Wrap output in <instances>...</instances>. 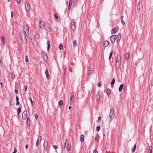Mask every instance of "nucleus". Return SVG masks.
Listing matches in <instances>:
<instances>
[{"mask_svg":"<svg viewBox=\"0 0 153 153\" xmlns=\"http://www.w3.org/2000/svg\"><path fill=\"white\" fill-rule=\"evenodd\" d=\"M114 116V111L113 109H111L109 115L108 120L110 122L111 121Z\"/></svg>","mask_w":153,"mask_h":153,"instance_id":"obj_1","label":"nucleus"},{"mask_svg":"<svg viewBox=\"0 0 153 153\" xmlns=\"http://www.w3.org/2000/svg\"><path fill=\"white\" fill-rule=\"evenodd\" d=\"M27 35L24 33H21L20 35V38L23 42L25 43L27 42L26 36Z\"/></svg>","mask_w":153,"mask_h":153,"instance_id":"obj_2","label":"nucleus"},{"mask_svg":"<svg viewBox=\"0 0 153 153\" xmlns=\"http://www.w3.org/2000/svg\"><path fill=\"white\" fill-rule=\"evenodd\" d=\"M24 30L23 33H24L26 35H28L29 33V28L27 25H25L24 26Z\"/></svg>","mask_w":153,"mask_h":153,"instance_id":"obj_3","label":"nucleus"},{"mask_svg":"<svg viewBox=\"0 0 153 153\" xmlns=\"http://www.w3.org/2000/svg\"><path fill=\"white\" fill-rule=\"evenodd\" d=\"M25 8L27 12H29L30 10V5L27 2H25Z\"/></svg>","mask_w":153,"mask_h":153,"instance_id":"obj_4","label":"nucleus"},{"mask_svg":"<svg viewBox=\"0 0 153 153\" xmlns=\"http://www.w3.org/2000/svg\"><path fill=\"white\" fill-rule=\"evenodd\" d=\"M44 24V22L42 21V20L40 19L39 20V25L40 28L41 29H43L45 28Z\"/></svg>","mask_w":153,"mask_h":153,"instance_id":"obj_5","label":"nucleus"},{"mask_svg":"<svg viewBox=\"0 0 153 153\" xmlns=\"http://www.w3.org/2000/svg\"><path fill=\"white\" fill-rule=\"evenodd\" d=\"M116 35H112L111 36L110 38L111 42L113 43H114L116 40Z\"/></svg>","mask_w":153,"mask_h":153,"instance_id":"obj_6","label":"nucleus"},{"mask_svg":"<svg viewBox=\"0 0 153 153\" xmlns=\"http://www.w3.org/2000/svg\"><path fill=\"white\" fill-rule=\"evenodd\" d=\"M27 111L25 110L22 113V117L23 120H25L27 118Z\"/></svg>","mask_w":153,"mask_h":153,"instance_id":"obj_7","label":"nucleus"},{"mask_svg":"<svg viewBox=\"0 0 153 153\" xmlns=\"http://www.w3.org/2000/svg\"><path fill=\"white\" fill-rule=\"evenodd\" d=\"M71 29L73 30H74L76 28V26L75 25V23L74 22H71V24L70 25Z\"/></svg>","mask_w":153,"mask_h":153,"instance_id":"obj_8","label":"nucleus"},{"mask_svg":"<svg viewBox=\"0 0 153 153\" xmlns=\"http://www.w3.org/2000/svg\"><path fill=\"white\" fill-rule=\"evenodd\" d=\"M48 145V143L47 141H45L43 144V147L45 150H46Z\"/></svg>","mask_w":153,"mask_h":153,"instance_id":"obj_9","label":"nucleus"},{"mask_svg":"<svg viewBox=\"0 0 153 153\" xmlns=\"http://www.w3.org/2000/svg\"><path fill=\"white\" fill-rule=\"evenodd\" d=\"M87 74L89 76L91 75V68H88Z\"/></svg>","mask_w":153,"mask_h":153,"instance_id":"obj_10","label":"nucleus"},{"mask_svg":"<svg viewBox=\"0 0 153 153\" xmlns=\"http://www.w3.org/2000/svg\"><path fill=\"white\" fill-rule=\"evenodd\" d=\"M100 95L98 93H97L96 96V100L97 102H99L100 101Z\"/></svg>","mask_w":153,"mask_h":153,"instance_id":"obj_11","label":"nucleus"},{"mask_svg":"<svg viewBox=\"0 0 153 153\" xmlns=\"http://www.w3.org/2000/svg\"><path fill=\"white\" fill-rule=\"evenodd\" d=\"M120 62H116V70H118L120 66Z\"/></svg>","mask_w":153,"mask_h":153,"instance_id":"obj_12","label":"nucleus"},{"mask_svg":"<svg viewBox=\"0 0 153 153\" xmlns=\"http://www.w3.org/2000/svg\"><path fill=\"white\" fill-rule=\"evenodd\" d=\"M109 44V42L107 41H105L103 43L104 47H107Z\"/></svg>","mask_w":153,"mask_h":153,"instance_id":"obj_13","label":"nucleus"},{"mask_svg":"<svg viewBox=\"0 0 153 153\" xmlns=\"http://www.w3.org/2000/svg\"><path fill=\"white\" fill-rule=\"evenodd\" d=\"M22 106L21 105H20L19 106V108L17 109V113L19 117V114L21 112V110Z\"/></svg>","mask_w":153,"mask_h":153,"instance_id":"obj_14","label":"nucleus"},{"mask_svg":"<svg viewBox=\"0 0 153 153\" xmlns=\"http://www.w3.org/2000/svg\"><path fill=\"white\" fill-rule=\"evenodd\" d=\"M80 139L81 142V143H83L84 140V136L83 134L81 135Z\"/></svg>","mask_w":153,"mask_h":153,"instance_id":"obj_15","label":"nucleus"},{"mask_svg":"<svg viewBox=\"0 0 153 153\" xmlns=\"http://www.w3.org/2000/svg\"><path fill=\"white\" fill-rule=\"evenodd\" d=\"M45 73L46 74L47 78V79H48V77H49V74H48V71L47 69H46L45 70Z\"/></svg>","mask_w":153,"mask_h":153,"instance_id":"obj_16","label":"nucleus"},{"mask_svg":"<svg viewBox=\"0 0 153 153\" xmlns=\"http://www.w3.org/2000/svg\"><path fill=\"white\" fill-rule=\"evenodd\" d=\"M35 37L36 39H38L39 37V33L38 32L35 33Z\"/></svg>","mask_w":153,"mask_h":153,"instance_id":"obj_17","label":"nucleus"},{"mask_svg":"<svg viewBox=\"0 0 153 153\" xmlns=\"http://www.w3.org/2000/svg\"><path fill=\"white\" fill-rule=\"evenodd\" d=\"M123 84H121L120 85L119 88V91L120 92H121L123 88Z\"/></svg>","mask_w":153,"mask_h":153,"instance_id":"obj_18","label":"nucleus"},{"mask_svg":"<svg viewBox=\"0 0 153 153\" xmlns=\"http://www.w3.org/2000/svg\"><path fill=\"white\" fill-rule=\"evenodd\" d=\"M47 45H48V47H47V50H48L49 49L50 46V44L49 40H48L47 41Z\"/></svg>","mask_w":153,"mask_h":153,"instance_id":"obj_19","label":"nucleus"},{"mask_svg":"<svg viewBox=\"0 0 153 153\" xmlns=\"http://www.w3.org/2000/svg\"><path fill=\"white\" fill-rule=\"evenodd\" d=\"M121 38V35H118L116 37V39H117V41H120V39Z\"/></svg>","mask_w":153,"mask_h":153,"instance_id":"obj_20","label":"nucleus"},{"mask_svg":"<svg viewBox=\"0 0 153 153\" xmlns=\"http://www.w3.org/2000/svg\"><path fill=\"white\" fill-rule=\"evenodd\" d=\"M71 149V145L69 144L67 145V150L68 151H69Z\"/></svg>","mask_w":153,"mask_h":153,"instance_id":"obj_21","label":"nucleus"},{"mask_svg":"<svg viewBox=\"0 0 153 153\" xmlns=\"http://www.w3.org/2000/svg\"><path fill=\"white\" fill-rule=\"evenodd\" d=\"M27 124L29 126L30 125V120L29 118H28L27 119Z\"/></svg>","mask_w":153,"mask_h":153,"instance_id":"obj_22","label":"nucleus"},{"mask_svg":"<svg viewBox=\"0 0 153 153\" xmlns=\"http://www.w3.org/2000/svg\"><path fill=\"white\" fill-rule=\"evenodd\" d=\"M112 53H113V50H111V51L110 53L109 56L108 58L110 60V59H111V56H112Z\"/></svg>","mask_w":153,"mask_h":153,"instance_id":"obj_23","label":"nucleus"},{"mask_svg":"<svg viewBox=\"0 0 153 153\" xmlns=\"http://www.w3.org/2000/svg\"><path fill=\"white\" fill-rule=\"evenodd\" d=\"M120 56H118L117 58L116 59V62H120Z\"/></svg>","mask_w":153,"mask_h":153,"instance_id":"obj_24","label":"nucleus"},{"mask_svg":"<svg viewBox=\"0 0 153 153\" xmlns=\"http://www.w3.org/2000/svg\"><path fill=\"white\" fill-rule=\"evenodd\" d=\"M111 91L108 88L106 90V93L108 95H109L110 94Z\"/></svg>","mask_w":153,"mask_h":153,"instance_id":"obj_25","label":"nucleus"},{"mask_svg":"<svg viewBox=\"0 0 153 153\" xmlns=\"http://www.w3.org/2000/svg\"><path fill=\"white\" fill-rule=\"evenodd\" d=\"M126 58L127 59H128L129 56V54L128 53H126L125 54Z\"/></svg>","mask_w":153,"mask_h":153,"instance_id":"obj_26","label":"nucleus"},{"mask_svg":"<svg viewBox=\"0 0 153 153\" xmlns=\"http://www.w3.org/2000/svg\"><path fill=\"white\" fill-rule=\"evenodd\" d=\"M11 101H12V99L10 97L9 98V100H8L9 103V105L10 106H11L12 105V103H11Z\"/></svg>","mask_w":153,"mask_h":153,"instance_id":"obj_27","label":"nucleus"},{"mask_svg":"<svg viewBox=\"0 0 153 153\" xmlns=\"http://www.w3.org/2000/svg\"><path fill=\"white\" fill-rule=\"evenodd\" d=\"M112 34L116 33L117 32V30L115 29H112L111 31Z\"/></svg>","mask_w":153,"mask_h":153,"instance_id":"obj_28","label":"nucleus"},{"mask_svg":"<svg viewBox=\"0 0 153 153\" xmlns=\"http://www.w3.org/2000/svg\"><path fill=\"white\" fill-rule=\"evenodd\" d=\"M136 148V146L135 144L134 145L133 147L131 149V151H132V152H134Z\"/></svg>","mask_w":153,"mask_h":153,"instance_id":"obj_29","label":"nucleus"},{"mask_svg":"<svg viewBox=\"0 0 153 153\" xmlns=\"http://www.w3.org/2000/svg\"><path fill=\"white\" fill-rule=\"evenodd\" d=\"M74 100V96L73 95L71 96L70 101L71 102H73Z\"/></svg>","mask_w":153,"mask_h":153,"instance_id":"obj_30","label":"nucleus"},{"mask_svg":"<svg viewBox=\"0 0 153 153\" xmlns=\"http://www.w3.org/2000/svg\"><path fill=\"white\" fill-rule=\"evenodd\" d=\"M63 104V102L62 100H61L60 101H59V105H61L62 106Z\"/></svg>","mask_w":153,"mask_h":153,"instance_id":"obj_31","label":"nucleus"},{"mask_svg":"<svg viewBox=\"0 0 153 153\" xmlns=\"http://www.w3.org/2000/svg\"><path fill=\"white\" fill-rule=\"evenodd\" d=\"M115 81V79L114 78H113L112 79V80L111 82V85H114V84Z\"/></svg>","mask_w":153,"mask_h":153,"instance_id":"obj_32","label":"nucleus"},{"mask_svg":"<svg viewBox=\"0 0 153 153\" xmlns=\"http://www.w3.org/2000/svg\"><path fill=\"white\" fill-rule=\"evenodd\" d=\"M73 46L74 47H76L77 45V42L76 40H74L73 42Z\"/></svg>","mask_w":153,"mask_h":153,"instance_id":"obj_33","label":"nucleus"},{"mask_svg":"<svg viewBox=\"0 0 153 153\" xmlns=\"http://www.w3.org/2000/svg\"><path fill=\"white\" fill-rule=\"evenodd\" d=\"M15 76V74L13 73H11V77L13 79H14V78Z\"/></svg>","mask_w":153,"mask_h":153,"instance_id":"obj_34","label":"nucleus"},{"mask_svg":"<svg viewBox=\"0 0 153 153\" xmlns=\"http://www.w3.org/2000/svg\"><path fill=\"white\" fill-rule=\"evenodd\" d=\"M43 59L45 60H47L48 59L47 56L46 55H44L43 56Z\"/></svg>","mask_w":153,"mask_h":153,"instance_id":"obj_35","label":"nucleus"},{"mask_svg":"<svg viewBox=\"0 0 153 153\" xmlns=\"http://www.w3.org/2000/svg\"><path fill=\"white\" fill-rule=\"evenodd\" d=\"M66 146V144L65 143H64V146H63V149L62 150V152H63L64 151H65V149Z\"/></svg>","mask_w":153,"mask_h":153,"instance_id":"obj_36","label":"nucleus"},{"mask_svg":"<svg viewBox=\"0 0 153 153\" xmlns=\"http://www.w3.org/2000/svg\"><path fill=\"white\" fill-rule=\"evenodd\" d=\"M59 48L61 50L63 48V46L62 44H61L59 45Z\"/></svg>","mask_w":153,"mask_h":153,"instance_id":"obj_37","label":"nucleus"},{"mask_svg":"<svg viewBox=\"0 0 153 153\" xmlns=\"http://www.w3.org/2000/svg\"><path fill=\"white\" fill-rule=\"evenodd\" d=\"M1 39H2V42H3V43L4 44L5 42V39L4 37L3 36H1Z\"/></svg>","mask_w":153,"mask_h":153,"instance_id":"obj_38","label":"nucleus"},{"mask_svg":"<svg viewBox=\"0 0 153 153\" xmlns=\"http://www.w3.org/2000/svg\"><path fill=\"white\" fill-rule=\"evenodd\" d=\"M95 140L96 141L98 142L99 141L98 137L97 135H96L95 137Z\"/></svg>","mask_w":153,"mask_h":153,"instance_id":"obj_39","label":"nucleus"},{"mask_svg":"<svg viewBox=\"0 0 153 153\" xmlns=\"http://www.w3.org/2000/svg\"><path fill=\"white\" fill-rule=\"evenodd\" d=\"M140 2L138 3L137 5V9L138 10H139L140 9V6L139 4Z\"/></svg>","mask_w":153,"mask_h":153,"instance_id":"obj_40","label":"nucleus"},{"mask_svg":"<svg viewBox=\"0 0 153 153\" xmlns=\"http://www.w3.org/2000/svg\"><path fill=\"white\" fill-rule=\"evenodd\" d=\"M150 153H152V146H150L149 148Z\"/></svg>","mask_w":153,"mask_h":153,"instance_id":"obj_41","label":"nucleus"},{"mask_svg":"<svg viewBox=\"0 0 153 153\" xmlns=\"http://www.w3.org/2000/svg\"><path fill=\"white\" fill-rule=\"evenodd\" d=\"M29 100L30 101V102H31V105H33V101H32V100L31 97H30L29 98Z\"/></svg>","mask_w":153,"mask_h":153,"instance_id":"obj_42","label":"nucleus"},{"mask_svg":"<svg viewBox=\"0 0 153 153\" xmlns=\"http://www.w3.org/2000/svg\"><path fill=\"white\" fill-rule=\"evenodd\" d=\"M100 129V126H97L96 128V130L97 131H99Z\"/></svg>","mask_w":153,"mask_h":153,"instance_id":"obj_43","label":"nucleus"},{"mask_svg":"<svg viewBox=\"0 0 153 153\" xmlns=\"http://www.w3.org/2000/svg\"><path fill=\"white\" fill-rule=\"evenodd\" d=\"M28 61V58L27 56H25V62H27Z\"/></svg>","mask_w":153,"mask_h":153,"instance_id":"obj_44","label":"nucleus"},{"mask_svg":"<svg viewBox=\"0 0 153 153\" xmlns=\"http://www.w3.org/2000/svg\"><path fill=\"white\" fill-rule=\"evenodd\" d=\"M41 140H42L41 137L39 135L38 136V141H40V142L41 141Z\"/></svg>","mask_w":153,"mask_h":153,"instance_id":"obj_45","label":"nucleus"},{"mask_svg":"<svg viewBox=\"0 0 153 153\" xmlns=\"http://www.w3.org/2000/svg\"><path fill=\"white\" fill-rule=\"evenodd\" d=\"M34 116H35V118H36V120H37V119H38V117L37 114V113H36L35 114Z\"/></svg>","mask_w":153,"mask_h":153,"instance_id":"obj_46","label":"nucleus"},{"mask_svg":"<svg viewBox=\"0 0 153 153\" xmlns=\"http://www.w3.org/2000/svg\"><path fill=\"white\" fill-rule=\"evenodd\" d=\"M48 30L50 32H52V29L50 27H48Z\"/></svg>","mask_w":153,"mask_h":153,"instance_id":"obj_47","label":"nucleus"},{"mask_svg":"<svg viewBox=\"0 0 153 153\" xmlns=\"http://www.w3.org/2000/svg\"><path fill=\"white\" fill-rule=\"evenodd\" d=\"M53 147L55 149H56L58 147L56 145H54L53 146Z\"/></svg>","mask_w":153,"mask_h":153,"instance_id":"obj_48","label":"nucleus"},{"mask_svg":"<svg viewBox=\"0 0 153 153\" xmlns=\"http://www.w3.org/2000/svg\"><path fill=\"white\" fill-rule=\"evenodd\" d=\"M97 86L98 87H100L101 85V82H100L99 83H98L97 84Z\"/></svg>","mask_w":153,"mask_h":153,"instance_id":"obj_49","label":"nucleus"},{"mask_svg":"<svg viewBox=\"0 0 153 153\" xmlns=\"http://www.w3.org/2000/svg\"><path fill=\"white\" fill-rule=\"evenodd\" d=\"M72 3V0H70L69 1V4L70 5H71Z\"/></svg>","mask_w":153,"mask_h":153,"instance_id":"obj_50","label":"nucleus"},{"mask_svg":"<svg viewBox=\"0 0 153 153\" xmlns=\"http://www.w3.org/2000/svg\"><path fill=\"white\" fill-rule=\"evenodd\" d=\"M54 17H55V18L56 19H58V16H57V15L56 14H54Z\"/></svg>","mask_w":153,"mask_h":153,"instance_id":"obj_51","label":"nucleus"},{"mask_svg":"<svg viewBox=\"0 0 153 153\" xmlns=\"http://www.w3.org/2000/svg\"><path fill=\"white\" fill-rule=\"evenodd\" d=\"M98 152L97 149L94 150L93 151V153H98Z\"/></svg>","mask_w":153,"mask_h":153,"instance_id":"obj_52","label":"nucleus"},{"mask_svg":"<svg viewBox=\"0 0 153 153\" xmlns=\"http://www.w3.org/2000/svg\"><path fill=\"white\" fill-rule=\"evenodd\" d=\"M16 152H17V150H16V149L15 148H14V152L12 153H16Z\"/></svg>","mask_w":153,"mask_h":153,"instance_id":"obj_53","label":"nucleus"},{"mask_svg":"<svg viewBox=\"0 0 153 153\" xmlns=\"http://www.w3.org/2000/svg\"><path fill=\"white\" fill-rule=\"evenodd\" d=\"M38 152V150L37 149H35L34 150V153H37Z\"/></svg>","mask_w":153,"mask_h":153,"instance_id":"obj_54","label":"nucleus"},{"mask_svg":"<svg viewBox=\"0 0 153 153\" xmlns=\"http://www.w3.org/2000/svg\"><path fill=\"white\" fill-rule=\"evenodd\" d=\"M16 2L18 3L19 4L20 2V0H16Z\"/></svg>","mask_w":153,"mask_h":153,"instance_id":"obj_55","label":"nucleus"},{"mask_svg":"<svg viewBox=\"0 0 153 153\" xmlns=\"http://www.w3.org/2000/svg\"><path fill=\"white\" fill-rule=\"evenodd\" d=\"M19 104V101H16V105H18Z\"/></svg>","mask_w":153,"mask_h":153,"instance_id":"obj_56","label":"nucleus"},{"mask_svg":"<svg viewBox=\"0 0 153 153\" xmlns=\"http://www.w3.org/2000/svg\"><path fill=\"white\" fill-rule=\"evenodd\" d=\"M15 92L16 94H17L18 93V91L17 90L15 89Z\"/></svg>","mask_w":153,"mask_h":153,"instance_id":"obj_57","label":"nucleus"},{"mask_svg":"<svg viewBox=\"0 0 153 153\" xmlns=\"http://www.w3.org/2000/svg\"><path fill=\"white\" fill-rule=\"evenodd\" d=\"M38 140H37V141H36V146L37 147L38 146Z\"/></svg>","mask_w":153,"mask_h":153,"instance_id":"obj_58","label":"nucleus"},{"mask_svg":"<svg viewBox=\"0 0 153 153\" xmlns=\"http://www.w3.org/2000/svg\"><path fill=\"white\" fill-rule=\"evenodd\" d=\"M71 5L69 4L68 7V10H70V9L71 8Z\"/></svg>","mask_w":153,"mask_h":153,"instance_id":"obj_59","label":"nucleus"},{"mask_svg":"<svg viewBox=\"0 0 153 153\" xmlns=\"http://www.w3.org/2000/svg\"><path fill=\"white\" fill-rule=\"evenodd\" d=\"M121 22L122 23V24L123 25H124L125 24V22L123 20H122L121 21Z\"/></svg>","mask_w":153,"mask_h":153,"instance_id":"obj_60","label":"nucleus"},{"mask_svg":"<svg viewBox=\"0 0 153 153\" xmlns=\"http://www.w3.org/2000/svg\"><path fill=\"white\" fill-rule=\"evenodd\" d=\"M24 88L25 89V91H26L27 89V86L26 85L24 87Z\"/></svg>","mask_w":153,"mask_h":153,"instance_id":"obj_61","label":"nucleus"},{"mask_svg":"<svg viewBox=\"0 0 153 153\" xmlns=\"http://www.w3.org/2000/svg\"><path fill=\"white\" fill-rule=\"evenodd\" d=\"M151 85L153 86V80H152L151 81Z\"/></svg>","mask_w":153,"mask_h":153,"instance_id":"obj_62","label":"nucleus"},{"mask_svg":"<svg viewBox=\"0 0 153 153\" xmlns=\"http://www.w3.org/2000/svg\"><path fill=\"white\" fill-rule=\"evenodd\" d=\"M19 97L17 96H16V101H17V100L19 101Z\"/></svg>","mask_w":153,"mask_h":153,"instance_id":"obj_63","label":"nucleus"},{"mask_svg":"<svg viewBox=\"0 0 153 153\" xmlns=\"http://www.w3.org/2000/svg\"><path fill=\"white\" fill-rule=\"evenodd\" d=\"M13 12H11V17H13Z\"/></svg>","mask_w":153,"mask_h":153,"instance_id":"obj_64","label":"nucleus"}]
</instances>
